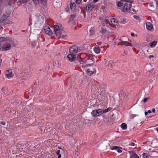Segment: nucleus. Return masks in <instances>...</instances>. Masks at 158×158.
Masks as SVG:
<instances>
[{
	"instance_id": "b1692460",
	"label": "nucleus",
	"mask_w": 158,
	"mask_h": 158,
	"mask_svg": "<svg viewBox=\"0 0 158 158\" xmlns=\"http://www.w3.org/2000/svg\"><path fill=\"white\" fill-rule=\"evenodd\" d=\"M121 127L123 130H126L127 128V125L125 123H122L121 125Z\"/></svg>"
},
{
	"instance_id": "5fc2aeb1",
	"label": "nucleus",
	"mask_w": 158,
	"mask_h": 158,
	"mask_svg": "<svg viewBox=\"0 0 158 158\" xmlns=\"http://www.w3.org/2000/svg\"><path fill=\"white\" fill-rule=\"evenodd\" d=\"M155 0L156 1V3L158 5V0Z\"/></svg>"
},
{
	"instance_id": "de8ad7c7",
	"label": "nucleus",
	"mask_w": 158,
	"mask_h": 158,
	"mask_svg": "<svg viewBox=\"0 0 158 158\" xmlns=\"http://www.w3.org/2000/svg\"><path fill=\"white\" fill-rule=\"evenodd\" d=\"M131 35L132 36H134L135 35V34L134 33H132L131 34Z\"/></svg>"
},
{
	"instance_id": "603ef678",
	"label": "nucleus",
	"mask_w": 158,
	"mask_h": 158,
	"mask_svg": "<svg viewBox=\"0 0 158 158\" xmlns=\"http://www.w3.org/2000/svg\"><path fill=\"white\" fill-rule=\"evenodd\" d=\"M144 113H145V115H146H146H147L148 114V113H147V112H146V111H145V112H144Z\"/></svg>"
},
{
	"instance_id": "13d9d810",
	"label": "nucleus",
	"mask_w": 158,
	"mask_h": 158,
	"mask_svg": "<svg viewBox=\"0 0 158 158\" xmlns=\"http://www.w3.org/2000/svg\"><path fill=\"white\" fill-rule=\"evenodd\" d=\"M156 130L157 132H158V127L156 128Z\"/></svg>"
},
{
	"instance_id": "864d4df0",
	"label": "nucleus",
	"mask_w": 158,
	"mask_h": 158,
	"mask_svg": "<svg viewBox=\"0 0 158 158\" xmlns=\"http://www.w3.org/2000/svg\"><path fill=\"white\" fill-rule=\"evenodd\" d=\"M151 112V111L150 110H148L147 112L148 113H150Z\"/></svg>"
},
{
	"instance_id": "a19ab883",
	"label": "nucleus",
	"mask_w": 158,
	"mask_h": 158,
	"mask_svg": "<svg viewBox=\"0 0 158 158\" xmlns=\"http://www.w3.org/2000/svg\"><path fill=\"white\" fill-rule=\"evenodd\" d=\"M0 123L2 125H5L6 124V123L5 122L2 121L0 122Z\"/></svg>"
},
{
	"instance_id": "79ce46f5",
	"label": "nucleus",
	"mask_w": 158,
	"mask_h": 158,
	"mask_svg": "<svg viewBox=\"0 0 158 158\" xmlns=\"http://www.w3.org/2000/svg\"><path fill=\"white\" fill-rule=\"evenodd\" d=\"M154 57V56L152 55H149V56H148V58H149V59H151V58H153Z\"/></svg>"
},
{
	"instance_id": "aec40b11",
	"label": "nucleus",
	"mask_w": 158,
	"mask_h": 158,
	"mask_svg": "<svg viewBox=\"0 0 158 158\" xmlns=\"http://www.w3.org/2000/svg\"><path fill=\"white\" fill-rule=\"evenodd\" d=\"M119 148L117 146H113L111 149V150H117V151L118 153H121L122 152V150L120 149H119Z\"/></svg>"
},
{
	"instance_id": "3c124183",
	"label": "nucleus",
	"mask_w": 158,
	"mask_h": 158,
	"mask_svg": "<svg viewBox=\"0 0 158 158\" xmlns=\"http://www.w3.org/2000/svg\"><path fill=\"white\" fill-rule=\"evenodd\" d=\"M99 20H102V19H103L102 18V17H99Z\"/></svg>"
},
{
	"instance_id": "052dcab7",
	"label": "nucleus",
	"mask_w": 158,
	"mask_h": 158,
	"mask_svg": "<svg viewBox=\"0 0 158 158\" xmlns=\"http://www.w3.org/2000/svg\"><path fill=\"white\" fill-rule=\"evenodd\" d=\"M1 45H1V43H0V47L1 46Z\"/></svg>"
},
{
	"instance_id": "6e6552de",
	"label": "nucleus",
	"mask_w": 158,
	"mask_h": 158,
	"mask_svg": "<svg viewBox=\"0 0 158 158\" xmlns=\"http://www.w3.org/2000/svg\"><path fill=\"white\" fill-rule=\"evenodd\" d=\"M67 58L69 61L72 62L76 60V56L74 54L70 53L68 55Z\"/></svg>"
},
{
	"instance_id": "c85d7f7f",
	"label": "nucleus",
	"mask_w": 158,
	"mask_h": 158,
	"mask_svg": "<svg viewBox=\"0 0 158 158\" xmlns=\"http://www.w3.org/2000/svg\"><path fill=\"white\" fill-rule=\"evenodd\" d=\"M89 35L90 36L93 35L94 34V31L92 28H91L89 30Z\"/></svg>"
},
{
	"instance_id": "20e7f679",
	"label": "nucleus",
	"mask_w": 158,
	"mask_h": 158,
	"mask_svg": "<svg viewBox=\"0 0 158 158\" xmlns=\"http://www.w3.org/2000/svg\"><path fill=\"white\" fill-rule=\"evenodd\" d=\"M31 1H33V2L35 4H37L38 2L40 1L44 4L45 3L46 0H19V1L20 2L24 3Z\"/></svg>"
},
{
	"instance_id": "09e8293b",
	"label": "nucleus",
	"mask_w": 158,
	"mask_h": 158,
	"mask_svg": "<svg viewBox=\"0 0 158 158\" xmlns=\"http://www.w3.org/2000/svg\"><path fill=\"white\" fill-rule=\"evenodd\" d=\"M58 155V157L57 158H61V154Z\"/></svg>"
},
{
	"instance_id": "dca6fc26",
	"label": "nucleus",
	"mask_w": 158,
	"mask_h": 158,
	"mask_svg": "<svg viewBox=\"0 0 158 158\" xmlns=\"http://www.w3.org/2000/svg\"><path fill=\"white\" fill-rule=\"evenodd\" d=\"M129 153L132 155L130 156V158H139L138 156L136 154H133V152L131 151H129Z\"/></svg>"
},
{
	"instance_id": "393cba45",
	"label": "nucleus",
	"mask_w": 158,
	"mask_h": 158,
	"mask_svg": "<svg viewBox=\"0 0 158 158\" xmlns=\"http://www.w3.org/2000/svg\"><path fill=\"white\" fill-rule=\"evenodd\" d=\"M120 22L122 24H124L126 23V20L124 17H122L120 18Z\"/></svg>"
},
{
	"instance_id": "412c9836",
	"label": "nucleus",
	"mask_w": 158,
	"mask_h": 158,
	"mask_svg": "<svg viewBox=\"0 0 158 158\" xmlns=\"http://www.w3.org/2000/svg\"><path fill=\"white\" fill-rule=\"evenodd\" d=\"M157 43V41L155 40L150 43L149 44V45L151 47L153 48L154 47L156 46Z\"/></svg>"
},
{
	"instance_id": "2eb2a0df",
	"label": "nucleus",
	"mask_w": 158,
	"mask_h": 158,
	"mask_svg": "<svg viewBox=\"0 0 158 158\" xmlns=\"http://www.w3.org/2000/svg\"><path fill=\"white\" fill-rule=\"evenodd\" d=\"M114 64V63L112 61H109L107 64V65H106L107 67V68L109 69L112 68L113 67Z\"/></svg>"
},
{
	"instance_id": "ea45409f",
	"label": "nucleus",
	"mask_w": 158,
	"mask_h": 158,
	"mask_svg": "<svg viewBox=\"0 0 158 158\" xmlns=\"http://www.w3.org/2000/svg\"><path fill=\"white\" fill-rule=\"evenodd\" d=\"M60 150H57L56 152V153L57 155H58L60 154Z\"/></svg>"
},
{
	"instance_id": "2f4dec72",
	"label": "nucleus",
	"mask_w": 158,
	"mask_h": 158,
	"mask_svg": "<svg viewBox=\"0 0 158 158\" xmlns=\"http://www.w3.org/2000/svg\"><path fill=\"white\" fill-rule=\"evenodd\" d=\"M124 3H122L121 2H117V6H118L119 7H120L121 6H122V5H123Z\"/></svg>"
},
{
	"instance_id": "9d476101",
	"label": "nucleus",
	"mask_w": 158,
	"mask_h": 158,
	"mask_svg": "<svg viewBox=\"0 0 158 158\" xmlns=\"http://www.w3.org/2000/svg\"><path fill=\"white\" fill-rule=\"evenodd\" d=\"M11 70H7L5 72L6 76L8 78H10L13 76Z\"/></svg>"
},
{
	"instance_id": "423d86ee",
	"label": "nucleus",
	"mask_w": 158,
	"mask_h": 158,
	"mask_svg": "<svg viewBox=\"0 0 158 158\" xmlns=\"http://www.w3.org/2000/svg\"><path fill=\"white\" fill-rule=\"evenodd\" d=\"M78 52H80V50L78 49L77 46H73L70 48L69 52L70 53H72L75 54Z\"/></svg>"
},
{
	"instance_id": "bb28decb",
	"label": "nucleus",
	"mask_w": 158,
	"mask_h": 158,
	"mask_svg": "<svg viewBox=\"0 0 158 158\" xmlns=\"http://www.w3.org/2000/svg\"><path fill=\"white\" fill-rule=\"evenodd\" d=\"M100 32L102 34H105L106 33V29L104 28H101V30Z\"/></svg>"
},
{
	"instance_id": "6e6d98bb",
	"label": "nucleus",
	"mask_w": 158,
	"mask_h": 158,
	"mask_svg": "<svg viewBox=\"0 0 158 158\" xmlns=\"http://www.w3.org/2000/svg\"><path fill=\"white\" fill-rule=\"evenodd\" d=\"M87 61H88V62H90V61H92V60H88Z\"/></svg>"
},
{
	"instance_id": "f704fd0d",
	"label": "nucleus",
	"mask_w": 158,
	"mask_h": 158,
	"mask_svg": "<svg viewBox=\"0 0 158 158\" xmlns=\"http://www.w3.org/2000/svg\"><path fill=\"white\" fill-rule=\"evenodd\" d=\"M39 18L40 19V21L41 22H43L44 21V19L42 16H40L39 17Z\"/></svg>"
},
{
	"instance_id": "c03bdc74",
	"label": "nucleus",
	"mask_w": 158,
	"mask_h": 158,
	"mask_svg": "<svg viewBox=\"0 0 158 158\" xmlns=\"http://www.w3.org/2000/svg\"><path fill=\"white\" fill-rule=\"evenodd\" d=\"M130 145L131 146H134L135 145V143H131L130 144Z\"/></svg>"
},
{
	"instance_id": "7ed1b4c3",
	"label": "nucleus",
	"mask_w": 158,
	"mask_h": 158,
	"mask_svg": "<svg viewBox=\"0 0 158 158\" xmlns=\"http://www.w3.org/2000/svg\"><path fill=\"white\" fill-rule=\"evenodd\" d=\"M11 42H6L4 43L2 47L0 48L1 51H4L9 50L11 48Z\"/></svg>"
},
{
	"instance_id": "1a4fd4ad",
	"label": "nucleus",
	"mask_w": 158,
	"mask_h": 158,
	"mask_svg": "<svg viewBox=\"0 0 158 158\" xmlns=\"http://www.w3.org/2000/svg\"><path fill=\"white\" fill-rule=\"evenodd\" d=\"M44 30L45 33L48 35H50L52 34V31L48 26H45L44 27Z\"/></svg>"
},
{
	"instance_id": "72a5a7b5",
	"label": "nucleus",
	"mask_w": 158,
	"mask_h": 158,
	"mask_svg": "<svg viewBox=\"0 0 158 158\" xmlns=\"http://www.w3.org/2000/svg\"><path fill=\"white\" fill-rule=\"evenodd\" d=\"M31 45L32 46L34 47L36 45V43L35 41H32L31 42Z\"/></svg>"
},
{
	"instance_id": "39448f33",
	"label": "nucleus",
	"mask_w": 158,
	"mask_h": 158,
	"mask_svg": "<svg viewBox=\"0 0 158 158\" xmlns=\"http://www.w3.org/2000/svg\"><path fill=\"white\" fill-rule=\"evenodd\" d=\"M91 114L92 116L93 117L98 116L103 114L102 110L100 109L93 110Z\"/></svg>"
},
{
	"instance_id": "cd10ccee",
	"label": "nucleus",
	"mask_w": 158,
	"mask_h": 158,
	"mask_svg": "<svg viewBox=\"0 0 158 158\" xmlns=\"http://www.w3.org/2000/svg\"><path fill=\"white\" fill-rule=\"evenodd\" d=\"M91 65H93V69H96V67L95 65H93L91 64H86V65H85V66H86L85 68H87V67H89L90 66H91Z\"/></svg>"
},
{
	"instance_id": "a18cd8bd",
	"label": "nucleus",
	"mask_w": 158,
	"mask_h": 158,
	"mask_svg": "<svg viewBox=\"0 0 158 158\" xmlns=\"http://www.w3.org/2000/svg\"><path fill=\"white\" fill-rule=\"evenodd\" d=\"M152 112L153 113H155V110L154 108H153L152 109Z\"/></svg>"
},
{
	"instance_id": "a878e982",
	"label": "nucleus",
	"mask_w": 158,
	"mask_h": 158,
	"mask_svg": "<svg viewBox=\"0 0 158 158\" xmlns=\"http://www.w3.org/2000/svg\"><path fill=\"white\" fill-rule=\"evenodd\" d=\"M112 109V108L109 107V108H108L107 109H106L103 110H102L103 114L106 113L110 111Z\"/></svg>"
},
{
	"instance_id": "9b49d317",
	"label": "nucleus",
	"mask_w": 158,
	"mask_h": 158,
	"mask_svg": "<svg viewBox=\"0 0 158 158\" xmlns=\"http://www.w3.org/2000/svg\"><path fill=\"white\" fill-rule=\"evenodd\" d=\"M85 71L86 73L88 75L90 76L96 73L95 70H94L93 71H90V70H85Z\"/></svg>"
},
{
	"instance_id": "e433bc0d",
	"label": "nucleus",
	"mask_w": 158,
	"mask_h": 158,
	"mask_svg": "<svg viewBox=\"0 0 158 158\" xmlns=\"http://www.w3.org/2000/svg\"><path fill=\"white\" fill-rule=\"evenodd\" d=\"M81 2V0H76V2L77 4H80Z\"/></svg>"
},
{
	"instance_id": "f3484780",
	"label": "nucleus",
	"mask_w": 158,
	"mask_h": 158,
	"mask_svg": "<svg viewBox=\"0 0 158 158\" xmlns=\"http://www.w3.org/2000/svg\"><path fill=\"white\" fill-rule=\"evenodd\" d=\"M70 7L72 10H74L76 7V4L74 2L71 3H70Z\"/></svg>"
},
{
	"instance_id": "37998d69",
	"label": "nucleus",
	"mask_w": 158,
	"mask_h": 158,
	"mask_svg": "<svg viewBox=\"0 0 158 158\" xmlns=\"http://www.w3.org/2000/svg\"><path fill=\"white\" fill-rule=\"evenodd\" d=\"M136 116L135 115V114H132V115L131 116V117L133 118H134L135 116Z\"/></svg>"
},
{
	"instance_id": "f03ea898",
	"label": "nucleus",
	"mask_w": 158,
	"mask_h": 158,
	"mask_svg": "<svg viewBox=\"0 0 158 158\" xmlns=\"http://www.w3.org/2000/svg\"><path fill=\"white\" fill-rule=\"evenodd\" d=\"M63 29L60 23H56L54 26V30L56 35L58 36L61 33V31Z\"/></svg>"
},
{
	"instance_id": "680f3d73",
	"label": "nucleus",
	"mask_w": 158,
	"mask_h": 158,
	"mask_svg": "<svg viewBox=\"0 0 158 158\" xmlns=\"http://www.w3.org/2000/svg\"><path fill=\"white\" fill-rule=\"evenodd\" d=\"M121 41H122V40L121 39H120V40Z\"/></svg>"
},
{
	"instance_id": "0eeeda50",
	"label": "nucleus",
	"mask_w": 158,
	"mask_h": 158,
	"mask_svg": "<svg viewBox=\"0 0 158 158\" xmlns=\"http://www.w3.org/2000/svg\"><path fill=\"white\" fill-rule=\"evenodd\" d=\"M97 6L93 3H91L88 4L86 7V10L87 12H89L91 11L93 8H97Z\"/></svg>"
},
{
	"instance_id": "8fccbe9b",
	"label": "nucleus",
	"mask_w": 158,
	"mask_h": 158,
	"mask_svg": "<svg viewBox=\"0 0 158 158\" xmlns=\"http://www.w3.org/2000/svg\"><path fill=\"white\" fill-rule=\"evenodd\" d=\"M98 0H93V2H94V3H95V2H97Z\"/></svg>"
},
{
	"instance_id": "49530a36",
	"label": "nucleus",
	"mask_w": 158,
	"mask_h": 158,
	"mask_svg": "<svg viewBox=\"0 0 158 158\" xmlns=\"http://www.w3.org/2000/svg\"><path fill=\"white\" fill-rule=\"evenodd\" d=\"M132 10L133 11V12L135 13H136V10L134 9H132Z\"/></svg>"
},
{
	"instance_id": "f8f14e48",
	"label": "nucleus",
	"mask_w": 158,
	"mask_h": 158,
	"mask_svg": "<svg viewBox=\"0 0 158 158\" xmlns=\"http://www.w3.org/2000/svg\"><path fill=\"white\" fill-rule=\"evenodd\" d=\"M93 50L95 52L96 54H99L100 52V49L99 47L97 46H95L93 48Z\"/></svg>"
},
{
	"instance_id": "ddd939ff",
	"label": "nucleus",
	"mask_w": 158,
	"mask_h": 158,
	"mask_svg": "<svg viewBox=\"0 0 158 158\" xmlns=\"http://www.w3.org/2000/svg\"><path fill=\"white\" fill-rule=\"evenodd\" d=\"M8 17V15H5L3 14L2 17L0 19V21L1 22H2L3 21H5L6 19Z\"/></svg>"
},
{
	"instance_id": "4468645a",
	"label": "nucleus",
	"mask_w": 158,
	"mask_h": 158,
	"mask_svg": "<svg viewBox=\"0 0 158 158\" xmlns=\"http://www.w3.org/2000/svg\"><path fill=\"white\" fill-rule=\"evenodd\" d=\"M153 27L152 25L149 22H147L146 23L147 29L149 30H151Z\"/></svg>"
},
{
	"instance_id": "f257e3e1",
	"label": "nucleus",
	"mask_w": 158,
	"mask_h": 158,
	"mask_svg": "<svg viewBox=\"0 0 158 158\" xmlns=\"http://www.w3.org/2000/svg\"><path fill=\"white\" fill-rule=\"evenodd\" d=\"M124 3L121 10L124 12H131V4L129 0H122Z\"/></svg>"
},
{
	"instance_id": "6ab92c4d",
	"label": "nucleus",
	"mask_w": 158,
	"mask_h": 158,
	"mask_svg": "<svg viewBox=\"0 0 158 158\" xmlns=\"http://www.w3.org/2000/svg\"><path fill=\"white\" fill-rule=\"evenodd\" d=\"M4 95H6L8 94L7 89L6 87H3L1 89Z\"/></svg>"
},
{
	"instance_id": "c756f323",
	"label": "nucleus",
	"mask_w": 158,
	"mask_h": 158,
	"mask_svg": "<svg viewBox=\"0 0 158 158\" xmlns=\"http://www.w3.org/2000/svg\"><path fill=\"white\" fill-rule=\"evenodd\" d=\"M7 40V38L4 37H1L0 38V42H4V41Z\"/></svg>"
},
{
	"instance_id": "4c0bfd02",
	"label": "nucleus",
	"mask_w": 158,
	"mask_h": 158,
	"mask_svg": "<svg viewBox=\"0 0 158 158\" xmlns=\"http://www.w3.org/2000/svg\"><path fill=\"white\" fill-rule=\"evenodd\" d=\"M75 17V16L74 15H71L69 19H74Z\"/></svg>"
},
{
	"instance_id": "a211bd4d",
	"label": "nucleus",
	"mask_w": 158,
	"mask_h": 158,
	"mask_svg": "<svg viewBox=\"0 0 158 158\" xmlns=\"http://www.w3.org/2000/svg\"><path fill=\"white\" fill-rule=\"evenodd\" d=\"M104 22L106 23V26L110 28V27L112 26L109 21L107 19H104Z\"/></svg>"
},
{
	"instance_id": "4be33fe9",
	"label": "nucleus",
	"mask_w": 158,
	"mask_h": 158,
	"mask_svg": "<svg viewBox=\"0 0 158 158\" xmlns=\"http://www.w3.org/2000/svg\"><path fill=\"white\" fill-rule=\"evenodd\" d=\"M123 43V44L126 46H129L130 47H132L133 46L131 43L128 42L127 41H122Z\"/></svg>"
},
{
	"instance_id": "4d7b16f0",
	"label": "nucleus",
	"mask_w": 158,
	"mask_h": 158,
	"mask_svg": "<svg viewBox=\"0 0 158 158\" xmlns=\"http://www.w3.org/2000/svg\"><path fill=\"white\" fill-rule=\"evenodd\" d=\"M2 59H0V64L2 63Z\"/></svg>"
},
{
	"instance_id": "bf43d9fd",
	"label": "nucleus",
	"mask_w": 158,
	"mask_h": 158,
	"mask_svg": "<svg viewBox=\"0 0 158 158\" xmlns=\"http://www.w3.org/2000/svg\"><path fill=\"white\" fill-rule=\"evenodd\" d=\"M83 1L84 2H86L87 1V0H83Z\"/></svg>"
},
{
	"instance_id": "7c9ffc66",
	"label": "nucleus",
	"mask_w": 158,
	"mask_h": 158,
	"mask_svg": "<svg viewBox=\"0 0 158 158\" xmlns=\"http://www.w3.org/2000/svg\"><path fill=\"white\" fill-rule=\"evenodd\" d=\"M143 157L144 158H148L149 156L147 153H143Z\"/></svg>"
},
{
	"instance_id": "c9c22d12",
	"label": "nucleus",
	"mask_w": 158,
	"mask_h": 158,
	"mask_svg": "<svg viewBox=\"0 0 158 158\" xmlns=\"http://www.w3.org/2000/svg\"><path fill=\"white\" fill-rule=\"evenodd\" d=\"M149 99V98H143V100H142L144 103L146 102L148 99Z\"/></svg>"
},
{
	"instance_id": "473e14b6",
	"label": "nucleus",
	"mask_w": 158,
	"mask_h": 158,
	"mask_svg": "<svg viewBox=\"0 0 158 158\" xmlns=\"http://www.w3.org/2000/svg\"><path fill=\"white\" fill-rule=\"evenodd\" d=\"M92 82H94L93 84H94V85L98 86L99 85L97 81H95L94 80H93V81H92Z\"/></svg>"
},
{
	"instance_id": "58836bf2",
	"label": "nucleus",
	"mask_w": 158,
	"mask_h": 158,
	"mask_svg": "<svg viewBox=\"0 0 158 158\" xmlns=\"http://www.w3.org/2000/svg\"><path fill=\"white\" fill-rule=\"evenodd\" d=\"M134 17L135 19L137 20H138L139 19V17L137 15H134Z\"/></svg>"
},
{
	"instance_id": "5701e85b",
	"label": "nucleus",
	"mask_w": 158,
	"mask_h": 158,
	"mask_svg": "<svg viewBox=\"0 0 158 158\" xmlns=\"http://www.w3.org/2000/svg\"><path fill=\"white\" fill-rule=\"evenodd\" d=\"M110 22L111 23V25L112 24H113L114 25H115L117 23V20L116 19L114 18H112L110 19Z\"/></svg>"
}]
</instances>
